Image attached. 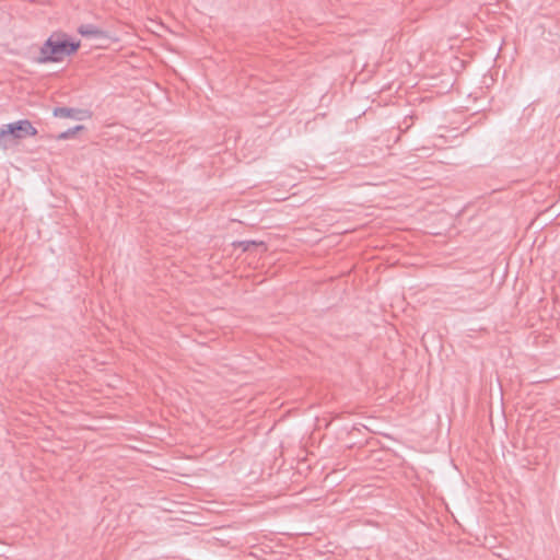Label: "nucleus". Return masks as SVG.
<instances>
[{"label":"nucleus","mask_w":560,"mask_h":560,"mask_svg":"<svg viewBox=\"0 0 560 560\" xmlns=\"http://www.w3.org/2000/svg\"><path fill=\"white\" fill-rule=\"evenodd\" d=\"M78 110L70 107H56L54 109V116L60 118H75Z\"/></svg>","instance_id":"20e7f679"},{"label":"nucleus","mask_w":560,"mask_h":560,"mask_svg":"<svg viewBox=\"0 0 560 560\" xmlns=\"http://www.w3.org/2000/svg\"><path fill=\"white\" fill-rule=\"evenodd\" d=\"M5 126L13 140H21L26 137H34L37 135V129L28 119H21L11 124H5Z\"/></svg>","instance_id":"f03ea898"},{"label":"nucleus","mask_w":560,"mask_h":560,"mask_svg":"<svg viewBox=\"0 0 560 560\" xmlns=\"http://www.w3.org/2000/svg\"><path fill=\"white\" fill-rule=\"evenodd\" d=\"M83 129V126L79 125V126H75L74 128H70L63 132H61L59 136H58V139H61V140H67V139H70L72 138L77 131Z\"/></svg>","instance_id":"423d86ee"},{"label":"nucleus","mask_w":560,"mask_h":560,"mask_svg":"<svg viewBox=\"0 0 560 560\" xmlns=\"http://www.w3.org/2000/svg\"><path fill=\"white\" fill-rule=\"evenodd\" d=\"M11 140L13 139L11 135L8 132L7 126L2 125L0 127V148L3 150L8 149Z\"/></svg>","instance_id":"39448f33"},{"label":"nucleus","mask_w":560,"mask_h":560,"mask_svg":"<svg viewBox=\"0 0 560 560\" xmlns=\"http://www.w3.org/2000/svg\"><path fill=\"white\" fill-rule=\"evenodd\" d=\"M80 47V42H74L61 32L52 33L40 46L39 54L34 58V62L43 65L49 62H60L66 57L73 55Z\"/></svg>","instance_id":"f257e3e1"},{"label":"nucleus","mask_w":560,"mask_h":560,"mask_svg":"<svg viewBox=\"0 0 560 560\" xmlns=\"http://www.w3.org/2000/svg\"><path fill=\"white\" fill-rule=\"evenodd\" d=\"M79 34L89 38L104 37L105 33L93 24H82L78 28Z\"/></svg>","instance_id":"7ed1b4c3"}]
</instances>
